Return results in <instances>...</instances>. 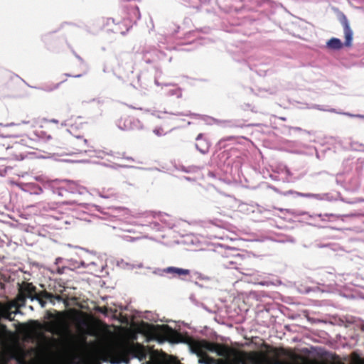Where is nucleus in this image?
<instances>
[{
    "mask_svg": "<svg viewBox=\"0 0 364 364\" xmlns=\"http://www.w3.org/2000/svg\"><path fill=\"white\" fill-rule=\"evenodd\" d=\"M191 348L192 352L199 357V363L202 364L208 363L207 358L210 357L207 354V351L216 353L218 355H226L228 351L235 352L234 348L206 340L193 341L191 344Z\"/></svg>",
    "mask_w": 364,
    "mask_h": 364,
    "instance_id": "nucleus-1",
    "label": "nucleus"
},
{
    "mask_svg": "<svg viewBox=\"0 0 364 364\" xmlns=\"http://www.w3.org/2000/svg\"><path fill=\"white\" fill-rule=\"evenodd\" d=\"M85 122L82 117H78L75 122L70 123L68 131L76 139H80V145L75 148L76 151L79 152L85 151L87 148V139H83V129Z\"/></svg>",
    "mask_w": 364,
    "mask_h": 364,
    "instance_id": "nucleus-2",
    "label": "nucleus"
},
{
    "mask_svg": "<svg viewBox=\"0 0 364 364\" xmlns=\"http://www.w3.org/2000/svg\"><path fill=\"white\" fill-rule=\"evenodd\" d=\"M340 21L343 27L344 36L346 39L344 45L346 47H350L352 45L353 34V31L350 27V24L347 17L344 14H342V16H341Z\"/></svg>",
    "mask_w": 364,
    "mask_h": 364,
    "instance_id": "nucleus-3",
    "label": "nucleus"
},
{
    "mask_svg": "<svg viewBox=\"0 0 364 364\" xmlns=\"http://www.w3.org/2000/svg\"><path fill=\"white\" fill-rule=\"evenodd\" d=\"M18 291L21 292L26 298L34 300L36 296V287L29 282H23L22 284L19 285Z\"/></svg>",
    "mask_w": 364,
    "mask_h": 364,
    "instance_id": "nucleus-4",
    "label": "nucleus"
},
{
    "mask_svg": "<svg viewBox=\"0 0 364 364\" xmlns=\"http://www.w3.org/2000/svg\"><path fill=\"white\" fill-rule=\"evenodd\" d=\"M164 333L171 342L178 343L181 341V336L179 333L168 326H164Z\"/></svg>",
    "mask_w": 364,
    "mask_h": 364,
    "instance_id": "nucleus-5",
    "label": "nucleus"
},
{
    "mask_svg": "<svg viewBox=\"0 0 364 364\" xmlns=\"http://www.w3.org/2000/svg\"><path fill=\"white\" fill-rule=\"evenodd\" d=\"M196 147L198 150L203 154L208 151L209 145L205 140H203L201 134H199L196 138Z\"/></svg>",
    "mask_w": 364,
    "mask_h": 364,
    "instance_id": "nucleus-6",
    "label": "nucleus"
},
{
    "mask_svg": "<svg viewBox=\"0 0 364 364\" xmlns=\"http://www.w3.org/2000/svg\"><path fill=\"white\" fill-rule=\"evenodd\" d=\"M164 272L167 274H178V275H189L190 274V270L174 267H169L166 269H164Z\"/></svg>",
    "mask_w": 364,
    "mask_h": 364,
    "instance_id": "nucleus-7",
    "label": "nucleus"
},
{
    "mask_svg": "<svg viewBox=\"0 0 364 364\" xmlns=\"http://www.w3.org/2000/svg\"><path fill=\"white\" fill-rule=\"evenodd\" d=\"M326 47L331 50H339L343 47V43L340 39L332 38L327 41Z\"/></svg>",
    "mask_w": 364,
    "mask_h": 364,
    "instance_id": "nucleus-8",
    "label": "nucleus"
},
{
    "mask_svg": "<svg viewBox=\"0 0 364 364\" xmlns=\"http://www.w3.org/2000/svg\"><path fill=\"white\" fill-rule=\"evenodd\" d=\"M36 296L43 299H48L51 303L54 304L55 301H53V294L48 292L46 290L41 291L40 292H37Z\"/></svg>",
    "mask_w": 364,
    "mask_h": 364,
    "instance_id": "nucleus-9",
    "label": "nucleus"
},
{
    "mask_svg": "<svg viewBox=\"0 0 364 364\" xmlns=\"http://www.w3.org/2000/svg\"><path fill=\"white\" fill-rule=\"evenodd\" d=\"M26 297L18 291V294L16 298V306L17 307L24 306L26 304Z\"/></svg>",
    "mask_w": 364,
    "mask_h": 364,
    "instance_id": "nucleus-10",
    "label": "nucleus"
},
{
    "mask_svg": "<svg viewBox=\"0 0 364 364\" xmlns=\"http://www.w3.org/2000/svg\"><path fill=\"white\" fill-rule=\"evenodd\" d=\"M131 124H132L131 119H129V117L128 118H125L124 119V126L122 128L124 129H132Z\"/></svg>",
    "mask_w": 364,
    "mask_h": 364,
    "instance_id": "nucleus-11",
    "label": "nucleus"
},
{
    "mask_svg": "<svg viewBox=\"0 0 364 364\" xmlns=\"http://www.w3.org/2000/svg\"><path fill=\"white\" fill-rule=\"evenodd\" d=\"M96 310L105 316L108 315L109 309L107 306H97Z\"/></svg>",
    "mask_w": 364,
    "mask_h": 364,
    "instance_id": "nucleus-12",
    "label": "nucleus"
},
{
    "mask_svg": "<svg viewBox=\"0 0 364 364\" xmlns=\"http://www.w3.org/2000/svg\"><path fill=\"white\" fill-rule=\"evenodd\" d=\"M162 214L161 213H155V212H151L146 213V217L148 218H159L160 219L161 217H162Z\"/></svg>",
    "mask_w": 364,
    "mask_h": 364,
    "instance_id": "nucleus-13",
    "label": "nucleus"
},
{
    "mask_svg": "<svg viewBox=\"0 0 364 364\" xmlns=\"http://www.w3.org/2000/svg\"><path fill=\"white\" fill-rule=\"evenodd\" d=\"M34 299L37 300L38 301V303L40 304V305L41 306V307H45L46 305V301L43 299H41L38 296H36V297L34 298Z\"/></svg>",
    "mask_w": 364,
    "mask_h": 364,
    "instance_id": "nucleus-14",
    "label": "nucleus"
},
{
    "mask_svg": "<svg viewBox=\"0 0 364 364\" xmlns=\"http://www.w3.org/2000/svg\"><path fill=\"white\" fill-rule=\"evenodd\" d=\"M234 259H235V260H231V261L229 262L230 264H237V262L239 260L242 259V257L240 255H237V256L235 257Z\"/></svg>",
    "mask_w": 364,
    "mask_h": 364,
    "instance_id": "nucleus-15",
    "label": "nucleus"
},
{
    "mask_svg": "<svg viewBox=\"0 0 364 364\" xmlns=\"http://www.w3.org/2000/svg\"><path fill=\"white\" fill-rule=\"evenodd\" d=\"M14 157L16 160H22V159H23L24 156H23V155L21 153H20L19 154H17L15 153L14 154Z\"/></svg>",
    "mask_w": 364,
    "mask_h": 364,
    "instance_id": "nucleus-16",
    "label": "nucleus"
},
{
    "mask_svg": "<svg viewBox=\"0 0 364 364\" xmlns=\"http://www.w3.org/2000/svg\"><path fill=\"white\" fill-rule=\"evenodd\" d=\"M55 300H57L58 301H61L62 300L61 296L58 295V294H53V301H54Z\"/></svg>",
    "mask_w": 364,
    "mask_h": 364,
    "instance_id": "nucleus-17",
    "label": "nucleus"
},
{
    "mask_svg": "<svg viewBox=\"0 0 364 364\" xmlns=\"http://www.w3.org/2000/svg\"><path fill=\"white\" fill-rule=\"evenodd\" d=\"M36 191H35V193L38 194V193H42L43 191L41 187L36 186Z\"/></svg>",
    "mask_w": 364,
    "mask_h": 364,
    "instance_id": "nucleus-18",
    "label": "nucleus"
},
{
    "mask_svg": "<svg viewBox=\"0 0 364 364\" xmlns=\"http://www.w3.org/2000/svg\"><path fill=\"white\" fill-rule=\"evenodd\" d=\"M154 133H156V134H157L158 136H160L161 134V133L160 132V130L159 129H155L154 131Z\"/></svg>",
    "mask_w": 364,
    "mask_h": 364,
    "instance_id": "nucleus-19",
    "label": "nucleus"
},
{
    "mask_svg": "<svg viewBox=\"0 0 364 364\" xmlns=\"http://www.w3.org/2000/svg\"><path fill=\"white\" fill-rule=\"evenodd\" d=\"M50 122H53V123H55L57 124H58V121L56 120V119H52V120L50 121Z\"/></svg>",
    "mask_w": 364,
    "mask_h": 364,
    "instance_id": "nucleus-20",
    "label": "nucleus"
},
{
    "mask_svg": "<svg viewBox=\"0 0 364 364\" xmlns=\"http://www.w3.org/2000/svg\"><path fill=\"white\" fill-rule=\"evenodd\" d=\"M82 76V74H78V75H74L75 77H80Z\"/></svg>",
    "mask_w": 364,
    "mask_h": 364,
    "instance_id": "nucleus-21",
    "label": "nucleus"
},
{
    "mask_svg": "<svg viewBox=\"0 0 364 364\" xmlns=\"http://www.w3.org/2000/svg\"><path fill=\"white\" fill-rule=\"evenodd\" d=\"M235 268L237 269H242V268H241L240 267H235Z\"/></svg>",
    "mask_w": 364,
    "mask_h": 364,
    "instance_id": "nucleus-22",
    "label": "nucleus"
},
{
    "mask_svg": "<svg viewBox=\"0 0 364 364\" xmlns=\"http://www.w3.org/2000/svg\"><path fill=\"white\" fill-rule=\"evenodd\" d=\"M18 147H19V146H16L15 149H16V150H18Z\"/></svg>",
    "mask_w": 364,
    "mask_h": 364,
    "instance_id": "nucleus-23",
    "label": "nucleus"
},
{
    "mask_svg": "<svg viewBox=\"0 0 364 364\" xmlns=\"http://www.w3.org/2000/svg\"><path fill=\"white\" fill-rule=\"evenodd\" d=\"M48 139L51 138V136H50V135H48Z\"/></svg>",
    "mask_w": 364,
    "mask_h": 364,
    "instance_id": "nucleus-24",
    "label": "nucleus"
},
{
    "mask_svg": "<svg viewBox=\"0 0 364 364\" xmlns=\"http://www.w3.org/2000/svg\"><path fill=\"white\" fill-rule=\"evenodd\" d=\"M362 363H364V359H363V360H362Z\"/></svg>",
    "mask_w": 364,
    "mask_h": 364,
    "instance_id": "nucleus-25",
    "label": "nucleus"
}]
</instances>
